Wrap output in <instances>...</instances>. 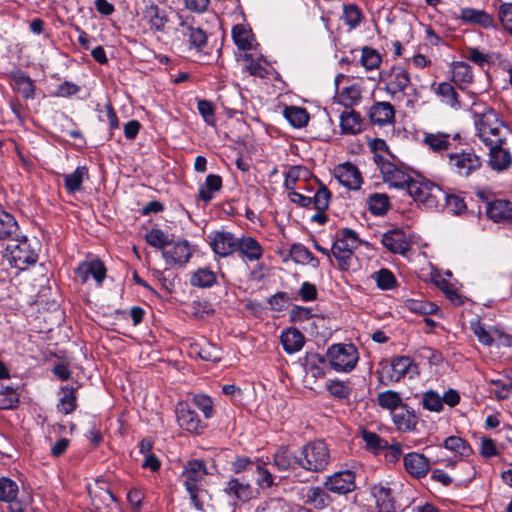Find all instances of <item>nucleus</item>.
<instances>
[{
	"instance_id": "obj_1",
	"label": "nucleus",
	"mask_w": 512,
	"mask_h": 512,
	"mask_svg": "<svg viewBox=\"0 0 512 512\" xmlns=\"http://www.w3.org/2000/svg\"><path fill=\"white\" fill-rule=\"evenodd\" d=\"M477 135L486 145L507 144L511 139L509 127L499 118L493 109L474 114Z\"/></svg>"
},
{
	"instance_id": "obj_2",
	"label": "nucleus",
	"mask_w": 512,
	"mask_h": 512,
	"mask_svg": "<svg viewBox=\"0 0 512 512\" xmlns=\"http://www.w3.org/2000/svg\"><path fill=\"white\" fill-rule=\"evenodd\" d=\"M207 474L205 462L198 459L188 461L182 471L184 486L195 508L198 510H204V500L207 496V491L203 488L202 482Z\"/></svg>"
},
{
	"instance_id": "obj_3",
	"label": "nucleus",
	"mask_w": 512,
	"mask_h": 512,
	"mask_svg": "<svg viewBox=\"0 0 512 512\" xmlns=\"http://www.w3.org/2000/svg\"><path fill=\"white\" fill-rule=\"evenodd\" d=\"M379 80L384 85V91L392 100H399L406 95H410L409 91L414 96H418L416 88L411 83L409 72L401 66H393L388 70L381 71Z\"/></svg>"
},
{
	"instance_id": "obj_4",
	"label": "nucleus",
	"mask_w": 512,
	"mask_h": 512,
	"mask_svg": "<svg viewBox=\"0 0 512 512\" xmlns=\"http://www.w3.org/2000/svg\"><path fill=\"white\" fill-rule=\"evenodd\" d=\"M178 19L179 23L175 28L176 40L186 44L190 51L204 53L208 45L206 31L197 24L194 17L179 15Z\"/></svg>"
},
{
	"instance_id": "obj_5",
	"label": "nucleus",
	"mask_w": 512,
	"mask_h": 512,
	"mask_svg": "<svg viewBox=\"0 0 512 512\" xmlns=\"http://www.w3.org/2000/svg\"><path fill=\"white\" fill-rule=\"evenodd\" d=\"M6 257L12 267L25 270L36 263L38 253L27 237L17 235L6 245Z\"/></svg>"
},
{
	"instance_id": "obj_6",
	"label": "nucleus",
	"mask_w": 512,
	"mask_h": 512,
	"mask_svg": "<svg viewBox=\"0 0 512 512\" xmlns=\"http://www.w3.org/2000/svg\"><path fill=\"white\" fill-rule=\"evenodd\" d=\"M361 241L357 234L351 229H343L337 234L331 253L336 259L339 269L347 271L355 258L354 251Z\"/></svg>"
},
{
	"instance_id": "obj_7",
	"label": "nucleus",
	"mask_w": 512,
	"mask_h": 512,
	"mask_svg": "<svg viewBox=\"0 0 512 512\" xmlns=\"http://www.w3.org/2000/svg\"><path fill=\"white\" fill-rule=\"evenodd\" d=\"M300 467L309 472H321L328 466L331 456L327 444L317 440L307 443L299 451Z\"/></svg>"
},
{
	"instance_id": "obj_8",
	"label": "nucleus",
	"mask_w": 512,
	"mask_h": 512,
	"mask_svg": "<svg viewBox=\"0 0 512 512\" xmlns=\"http://www.w3.org/2000/svg\"><path fill=\"white\" fill-rule=\"evenodd\" d=\"M405 190L414 201L427 208L437 207L438 203L445 197V192L440 186L422 178L411 179Z\"/></svg>"
},
{
	"instance_id": "obj_9",
	"label": "nucleus",
	"mask_w": 512,
	"mask_h": 512,
	"mask_svg": "<svg viewBox=\"0 0 512 512\" xmlns=\"http://www.w3.org/2000/svg\"><path fill=\"white\" fill-rule=\"evenodd\" d=\"M327 358L332 369L348 373L356 367L359 354L353 344L338 343L328 349Z\"/></svg>"
},
{
	"instance_id": "obj_10",
	"label": "nucleus",
	"mask_w": 512,
	"mask_h": 512,
	"mask_svg": "<svg viewBox=\"0 0 512 512\" xmlns=\"http://www.w3.org/2000/svg\"><path fill=\"white\" fill-rule=\"evenodd\" d=\"M373 160L380 169L385 183L398 189L407 188L412 178L402 165L384 160L379 154H374Z\"/></svg>"
},
{
	"instance_id": "obj_11",
	"label": "nucleus",
	"mask_w": 512,
	"mask_h": 512,
	"mask_svg": "<svg viewBox=\"0 0 512 512\" xmlns=\"http://www.w3.org/2000/svg\"><path fill=\"white\" fill-rule=\"evenodd\" d=\"M481 165L480 157L472 150H462L461 152L448 154L449 169L461 177H468L479 170Z\"/></svg>"
},
{
	"instance_id": "obj_12",
	"label": "nucleus",
	"mask_w": 512,
	"mask_h": 512,
	"mask_svg": "<svg viewBox=\"0 0 512 512\" xmlns=\"http://www.w3.org/2000/svg\"><path fill=\"white\" fill-rule=\"evenodd\" d=\"M356 475L351 470L338 471L324 481V488L331 493L345 495L356 489Z\"/></svg>"
},
{
	"instance_id": "obj_13",
	"label": "nucleus",
	"mask_w": 512,
	"mask_h": 512,
	"mask_svg": "<svg viewBox=\"0 0 512 512\" xmlns=\"http://www.w3.org/2000/svg\"><path fill=\"white\" fill-rule=\"evenodd\" d=\"M412 366V359L408 356L393 358L389 365L382 368L379 374V382L383 385H389L403 378Z\"/></svg>"
},
{
	"instance_id": "obj_14",
	"label": "nucleus",
	"mask_w": 512,
	"mask_h": 512,
	"mask_svg": "<svg viewBox=\"0 0 512 512\" xmlns=\"http://www.w3.org/2000/svg\"><path fill=\"white\" fill-rule=\"evenodd\" d=\"M302 503L315 510H325L332 504V497L329 491L320 486L303 487L299 493Z\"/></svg>"
},
{
	"instance_id": "obj_15",
	"label": "nucleus",
	"mask_w": 512,
	"mask_h": 512,
	"mask_svg": "<svg viewBox=\"0 0 512 512\" xmlns=\"http://www.w3.org/2000/svg\"><path fill=\"white\" fill-rule=\"evenodd\" d=\"M208 238L211 249L220 257H228L237 252L239 238L229 231H214Z\"/></svg>"
},
{
	"instance_id": "obj_16",
	"label": "nucleus",
	"mask_w": 512,
	"mask_h": 512,
	"mask_svg": "<svg viewBox=\"0 0 512 512\" xmlns=\"http://www.w3.org/2000/svg\"><path fill=\"white\" fill-rule=\"evenodd\" d=\"M143 4L142 19L148 24L149 30L154 34L164 33L169 22L166 11L151 1L144 0Z\"/></svg>"
},
{
	"instance_id": "obj_17",
	"label": "nucleus",
	"mask_w": 512,
	"mask_h": 512,
	"mask_svg": "<svg viewBox=\"0 0 512 512\" xmlns=\"http://www.w3.org/2000/svg\"><path fill=\"white\" fill-rule=\"evenodd\" d=\"M176 419L178 425L190 433H201L206 425L203 424L198 414L186 402H180L176 406Z\"/></svg>"
},
{
	"instance_id": "obj_18",
	"label": "nucleus",
	"mask_w": 512,
	"mask_h": 512,
	"mask_svg": "<svg viewBox=\"0 0 512 512\" xmlns=\"http://www.w3.org/2000/svg\"><path fill=\"white\" fill-rule=\"evenodd\" d=\"M162 255L170 265H184L189 261L192 249L187 240L170 241Z\"/></svg>"
},
{
	"instance_id": "obj_19",
	"label": "nucleus",
	"mask_w": 512,
	"mask_h": 512,
	"mask_svg": "<svg viewBox=\"0 0 512 512\" xmlns=\"http://www.w3.org/2000/svg\"><path fill=\"white\" fill-rule=\"evenodd\" d=\"M76 274L82 283H86L90 278H93L96 284L100 286L106 277V268L101 260L94 259L82 262L77 267Z\"/></svg>"
},
{
	"instance_id": "obj_20",
	"label": "nucleus",
	"mask_w": 512,
	"mask_h": 512,
	"mask_svg": "<svg viewBox=\"0 0 512 512\" xmlns=\"http://www.w3.org/2000/svg\"><path fill=\"white\" fill-rule=\"evenodd\" d=\"M335 176L338 181L348 189H359L362 184L361 173L358 168L349 163H343L335 168Z\"/></svg>"
},
{
	"instance_id": "obj_21",
	"label": "nucleus",
	"mask_w": 512,
	"mask_h": 512,
	"mask_svg": "<svg viewBox=\"0 0 512 512\" xmlns=\"http://www.w3.org/2000/svg\"><path fill=\"white\" fill-rule=\"evenodd\" d=\"M458 19H460L463 23L478 25L485 29L496 27V22L492 15L480 9L462 8L460 9Z\"/></svg>"
},
{
	"instance_id": "obj_22",
	"label": "nucleus",
	"mask_w": 512,
	"mask_h": 512,
	"mask_svg": "<svg viewBox=\"0 0 512 512\" xmlns=\"http://www.w3.org/2000/svg\"><path fill=\"white\" fill-rule=\"evenodd\" d=\"M489 166L495 171H503L512 164V156L507 144L489 145Z\"/></svg>"
},
{
	"instance_id": "obj_23",
	"label": "nucleus",
	"mask_w": 512,
	"mask_h": 512,
	"mask_svg": "<svg viewBox=\"0 0 512 512\" xmlns=\"http://www.w3.org/2000/svg\"><path fill=\"white\" fill-rule=\"evenodd\" d=\"M369 118L372 124L385 126L395 120V109L390 102H376L369 110Z\"/></svg>"
},
{
	"instance_id": "obj_24",
	"label": "nucleus",
	"mask_w": 512,
	"mask_h": 512,
	"mask_svg": "<svg viewBox=\"0 0 512 512\" xmlns=\"http://www.w3.org/2000/svg\"><path fill=\"white\" fill-rule=\"evenodd\" d=\"M382 244L392 253L404 254L410 248L404 232L400 229L388 231L382 236Z\"/></svg>"
},
{
	"instance_id": "obj_25",
	"label": "nucleus",
	"mask_w": 512,
	"mask_h": 512,
	"mask_svg": "<svg viewBox=\"0 0 512 512\" xmlns=\"http://www.w3.org/2000/svg\"><path fill=\"white\" fill-rule=\"evenodd\" d=\"M392 414V420L397 430L406 432L415 429L417 417L414 411L407 404H402Z\"/></svg>"
},
{
	"instance_id": "obj_26",
	"label": "nucleus",
	"mask_w": 512,
	"mask_h": 512,
	"mask_svg": "<svg viewBox=\"0 0 512 512\" xmlns=\"http://www.w3.org/2000/svg\"><path fill=\"white\" fill-rule=\"evenodd\" d=\"M404 467L411 476L421 478L429 471V461L423 454L411 452L404 456Z\"/></svg>"
},
{
	"instance_id": "obj_27",
	"label": "nucleus",
	"mask_w": 512,
	"mask_h": 512,
	"mask_svg": "<svg viewBox=\"0 0 512 512\" xmlns=\"http://www.w3.org/2000/svg\"><path fill=\"white\" fill-rule=\"evenodd\" d=\"M364 126L360 113L353 109H345L340 115L341 132L346 135H355L362 132Z\"/></svg>"
},
{
	"instance_id": "obj_28",
	"label": "nucleus",
	"mask_w": 512,
	"mask_h": 512,
	"mask_svg": "<svg viewBox=\"0 0 512 512\" xmlns=\"http://www.w3.org/2000/svg\"><path fill=\"white\" fill-rule=\"evenodd\" d=\"M486 213L495 222H512V203L503 199L494 200L488 204Z\"/></svg>"
},
{
	"instance_id": "obj_29",
	"label": "nucleus",
	"mask_w": 512,
	"mask_h": 512,
	"mask_svg": "<svg viewBox=\"0 0 512 512\" xmlns=\"http://www.w3.org/2000/svg\"><path fill=\"white\" fill-rule=\"evenodd\" d=\"M237 252L248 261H257L263 255V248L259 242L250 236L239 238Z\"/></svg>"
},
{
	"instance_id": "obj_30",
	"label": "nucleus",
	"mask_w": 512,
	"mask_h": 512,
	"mask_svg": "<svg viewBox=\"0 0 512 512\" xmlns=\"http://www.w3.org/2000/svg\"><path fill=\"white\" fill-rule=\"evenodd\" d=\"M223 491L234 500L246 502L252 497V488L248 483L237 478H231L224 486Z\"/></svg>"
},
{
	"instance_id": "obj_31",
	"label": "nucleus",
	"mask_w": 512,
	"mask_h": 512,
	"mask_svg": "<svg viewBox=\"0 0 512 512\" xmlns=\"http://www.w3.org/2000/svg\"><path fill=\"white\" fill-rule=\"evenodd\" d=\"M274 466L279 471H289L296 466L300 467V454H294L286 447H280L274 454Z\"/></svg>"
},
{
	"instance_id": "obj_32",
	"label": "nucleus",
	"mask_w": 512,
	"mask_h": 512,
	"mask_svg": "<svg viewBox=\"0 0 512 512\" xmlns=\"http://www.w3.org/2000/svg\"><path fill=\"white\" fill-rule=\"evenodd\" d=\"M422 142L429 150L437 153L447 151L451 146L450 134L439 131L425 133Z\"/></svg>"
},
{
	"instance_id": "obj_33",
	"label": "nucleus",
	"mask_w": 512,
	"mask_h": 512,
	"mask_svg": "<svg viewBox=\"0 0 512 512\" xmlns=\"http://www.w3.org/2000/svg\"><path fill=\"white\" fill-rule=\"evenodd\" d=\"M280 338L283 349L288 354L300 351L305 343L303 334L295 328H289L286 331H283Z\"/></svg>"
},
{
	"instance_id": "obj_34",
	"label": "nucleus",
	"mask_w": 512,
	"mask_h": 512,
	"mask_svg": "<svg viewBox=\"0 0 512 512\" xmlns=\"http://www.w3.org/2000/svg\"><path fill=\"white\" fill-rule=\"evenodd\" d=\"M65 189L68 193L74 194L82 189L84 179L88 178V169L85 166H79L69 174H63Z\"/></svg>"
},
{
	"instance_id": "obj_35",
	"label": "nucleus",
	"mask_w": 512,
	"mask_h": 512,
	"mask_svg": "<svg viewBox=\"0 0 512 512\" xmlns=\"http://www.w3.org/2000/svg\"><path fill=\"white\" fill-rule=\"evenodd\" d=\"M372 494L376 500V504L382 512H394L395 502L392 492L389 488L382 485H376L372 488Z\"/></svg>"
},
{
	"instance_id": "obj_36",
	"label": "nucleus",
	"mask_w": 512,
	"mask_h": 512,
	"mask_svg": "<svg viewBox=\"0 0 512 512\" xmlns=\"http://www.w3.org/2000/svg\"><path fill=\"white\" fill-rule=\"evenodd\" d=\"M290 256L295 263L311 264L313 267L319 266V260L302 244H293L290 248Z\"/></svg>"
},
{
	"instance_id": "obj_37",
	"label": "nucleus",
	"mask_w": 512,
	"mask_h": 512,
	"mask_svg": "<svg viewBox=\"0 0 512 512\" xmlns=\"http://www.w3.org/2000/svg\"><path fill=\"white\" fill-rule=\"evenodd\" d=\"M18 224L14 217L5 212L0 211V241L8 240L18 235Z\"/></svg>"
},
{
	"instance_id": "obj_38",
	"label": "nucleus",
	"mask_w": 512,
	"mask_h": 512,
	"mask_svg": "<svg viewBox=\"0 0 512 512\" xmlns=\"http://www.w3.org/2000/svg\"><path fill=\"white\" fill-rule=\"evenodd\" d=\"M232 38L240 50H250L253 47L254 38L249 28L244 25H236L232 29Z\"/></svg>"
},
{
	"instance_id": "obj_39",
	"label": "nucleus",
	"mask_w": 512,
	"mask_h": 512,
	"mask_svg": "<svg viewBox=\"0 0 512 512\" xmlns=\"http://www.w3.org/2000/svg\"><path fill=\"white\" fill-rule=\"evenodd\" d=\"M452 80L460 88H465L473 81L471 67L466 62H456L452 68Z\"/></svg>"
},
{
	"instance_id": "obj_40",
	"label": "nucleus",
	"mask_w": 512,
	"mask_h": 512,
	"mask_svg": "<svg viewBox=\"0 0 512 512\" xmlns=\"http://www.w3.org/2000/svg\"><path fill=\"white\" fill-rule=\"evenodd\" d=\"M77 407L76 388L65 386L61 389V397L57 409L63 414L72 413Z\"/></svg>"
},
{
	"instance_id": "obj_41",
	"label": "nucleus",
	"mask_w": 512,
	"mask_h": 512,
	"mask_svg": "<svg viewBox=\"0 0 512 512\" xmlns=\"http://www.w3.org/2000/svg\"><path fill=\"white\" fill-rule=\"evenodd\" d=\"M222 187V178L219 175L209 174L205 183L199 189V198L204 202H209L213 198V193Z\"/></svg>"
},
{
	"instance_id": "obj_42",
	"label": "nucleus",
	"mask_w": 512,
	"mask_h": 512,
	"mask_svg": "<svg viewBox=\"0 0 512 512\" xmlns=\"http://www.w3.org/2000/svg\"><path fill=\"white\" fill-rule=\"evenodd\" d=\"M216 274L209 268H199L196 270L191 278L190 283L194 287L208 288L216 283Z\"/></svg>"
},
{
	"instance_id": "obj_43",
	"label": "nucleus",
	"mask_w": 512,
	"mask_h": 512,
	"mask_svg": "<svg viewBox=\"0 0 512 512\" xmlns=\"http://www.w3.org/2000/svg\"><path fill=\"white\" fill-rule=\"evenodd\" d=\"M284 116L288 122L295 128H302L309 121V114L304 108L290 106L284 110Z\"/></svg>"
},
{
	"instance_id": "obj_44",
	"label": "nucleus",
	"mask_w": 512,
	"mask_h": 512,
	"mask_svg": "<svg viewBox=\"0 0 512 512\" xmlns=\"http://www.w3.org/2000/svg\"><path fill=\"white\" fill-rule=\"evenodd\" d=\"M377 403L380 407L390 410L391 413L403 404L400 393L393 390H387L379 393L377 396Z\"/></svg>"
},
{
	"instance_id": "obj_45",
	"label": "nucleus",
	"mask_w": 512,
	"mask_h": 512,
	"mask_svg": "<svg viewBox=\"0 0 512 512\" xmlns=\"http://www.w3.org/2000/svg\"><path fill=\"white\" fill-rule=\"evenodd\" d=\"M191 352L205 361H218L220 360L219 350L211 343H196L191 346Z\"/></svg>"
},
{
	"instance_id": "obj_46",
	"label": "nucleus",
	"mask_w": 512,
	"mask_h": 512,
	"mask_svg": "<svg viewBox=\"0 0 512 512\" xmlns=\"http://www.w3.org/2000/svg\"><path fill=\"white\" fill-rule=\"evenodd\" d=\"M18 91L25 99H33L35 96V85L33 80L23 72H16L13 75Z\"/></svg>"
},
{
	"instance_id": "obj_47",
	"label": "nucleus",
	"mask_w": 512,
	"mask_h": 512,
	"mask_svg": "<svg viewBox=\"0 0 512 512\" xmlns=\"http://www.w3.org/2000/svg\"><path fill=\"white\" fill-rule=\"evenodd\" d=\"M435 93L441 97V101L451 107H458V94L455 88L448 82H442L435 88Z\"/></svg>"
},
{
	"instance_id": "obj_48",
	"label": "nucleus",
	"mask_w": 512,
	"mask_h": 512,
	"mask_svg": "<svg viewBox=\"0 0 512 512\" xmlns=\"http://www.w3.org/2000/svg\"><path fill=\"white\" fill-rule=\"evenodd\" d=\"M89 494L91 497L92 505L96 511L101 509V505L109 506L116 501L115 496L108 489H90Z\"/></svg>"
},
{
	"instance_id": "obj_49",
	"label": "nucleus",
	"mask_w": 512,
	"mask_h": 512,
	"mask_svg": "<svg viewBox=\"0 0 512 512\" xmlns=\"http://www.w3.org/2000/svg\"><path fill=\"white\" fill-rule=\"evenodd\" d=\"M367 204L372 214L383 215L389 208V199L385 194L374 193L369 196Z\"/></svg>"
},
{
	"instance_id": "obj_50",
	"label": "nucleus",
	"mask_w": 512,
	"mask_h": 512,
	"mask_svg": "<svg viewBox=\"0 0 512 512\" xmlns=\"http://www.w3.org/2000/svg\"><path fill=\"white\" fill-rule=\"evenodd\" d=\"M381 62L382 57L375 49L367 46L362 48L360 63L366 70L377 69Z\"/></svg>"
},
{
	"instance_id": "obj_51",
	"label": "nucleus",
	"mask_w": 512,
	"mask_h": 512,
	"mask_svg": "<svg viewBox=\"0 0 512 512\" xmlns=\"http://www.w3.org/2000/svg\"><path fill=\"white\" fill-rule=\"evenodd\" d=\"M343 19L350 29H355L362 22L363 13L357 5L347 4L343 7Z\"/></svg>"
},
{
	"instance_id": "obj_52",
	"label": "nucleus",
	"mask_w": 512,
	"mask_h": 512,
	"mask_svg": "<svg viewBox=\"0 0 512 512\" xmlns=\"http://www.w3.org/2000/svg\"><path fill=\"white\" fill-rule=\"evenodd\" d=\"M444 447L460 457L468 456L471 452L470 445L461 437L450 436L445 439Z\"/></svg>"
},
{
	"instance_id": "obj_53",
	"label": "nucleus",
	"mask_w": 512,
	"mask_h": 512,
	"mask_svg": "<svg viewBox=\"0 0 512 512\" xmlns=\"http://www.w3.org/2000/svg\"><path fill=\"white\" fill-rule=\"evenodd\" d=\"M404 306L411 312L421 314V315H429L433 314L437 310V305L431 302H427L424 300L417 299H407L404 303Z\"/></svg>"
},
{
	"instance_id": "obj_54",
	"label": "nucleus",
	"mask_w": 512,
	"mask_h": 512,
	"mask_svg": "<svg viewBox=\"0 0 512 512\" xmlns=\"http://www.w3.org/2000/svg\"><path fill=\"white\" fill-rule=\"evenodd\" d=\"M18 494V485L13 480L0 478V500L4 502H13Z\"/></svg>"
},
{
	"instance_id": "obj_55",
	"label": "nucleus",
	"mask_w": 512,
	"mask_h": 512,
	"mask_svg": "<svg viewBox=\"0 0 512 512\" xmlns=\"http://www.w3.org/2000/svg\"><path fill=\"white\" fill-rule=\"evenodd\" d=\"M421 402L423 408L428 411L439 413L443 410L442 397L433 390L423 393Z\"/></svg>"
},
{
	"instance_id": "obj_56",
	"label": "nucleus",
	"mask_w": 512,
	"mask_h": 512,
	"mask_svg": "<svg viewBox=\"0 0 512 512\" xmlns=\"http://www.w3.org/2000/svg\"><path fill=\"white\" fill-rule=\"evenodd\" d=\"M145 239L149 245L155 247L157 249H161L162 253L164 249L167 248L170 240L168 236L160 229L153 228L146 235Z\"/></svg>"
},
{
	"instance_id": "obj_57",
	"label": "nucleus",
	"mask_w": 512,
	"mask_h": 512,
	"mask_svg": "<svg viewBox=\"0 0 512 512\" xmlns=\"http://www.w3.org/2000/svg\"><path fill=\"white\" fill-rule=\"evenodd\" d=\"M192 404L194 407L202 411L206 419H209L214 415L213 401L208 395L195 394L192 397Z\"/></svg>"
},
{
	"instance_id": "obj_58",
	"label": "nucleus",
	"mask_w": 512,
	"mask_h": 512,
	"mask_svg": "<svg viewBox=\"0 0 512 512\" xmlns=\"http://www.w3.org/2000/svg\"><path fill=\"white\" fill-rule=\"evenodd\" d=\"M339 100L346 109H352L361 100L360 90L355 86L344 88L339 95Z\"/></svg>"
},
{
	"instance_id": "obj_59",
	"label": "nucleus",
	"mask_w": 512,
	"mask_h": 512,
	"mask_svg": "<svg viewBox=\"0 0 512 512\" xmlns=\"http://www.w3.org/2000/svg\"><path fill=\"white\" fill-rule=\"evenodd\" d=\"M498 19L503 30L512 36V3H503L498 7Z\"/></svg>"
},
{
	"instance_id": "obj_60",
	"label": "nucleus",
	"mask_w": 512,
	"mask_h": 512,
	"mask_svg": "<svg viewBox=\"0 0 512 512\" xmlns=\"http://www.w3.org/2000/svg\"><path fill=\"white\" fill-rule=\"evenodd\" d=\"M19 402L18 393L11 386L0 391V409H13Z\"/></svg>"
},
{
	"instance_id": "obj_61",
	"label": "nucleus",
	"mask_w": 512,
	"mask_h": 512,
	"mask_svg": "<svg viewBox=\"0 0 512 512\" xmlns=\"http://www.w3.org/2000/svg\"><path fill=\"white\" fill-rule=\"evenodd\" d=\"M471 329L473 333L477 337L478 341L486 346H491L494 342V330L487 331L484 326L480 323V321L471 322Z\"/></svg>"
},
{
	"instance_id": "obj_62",
	"label": "nucleus",
	"mask_w": 512,
	"mask_h": 512,
	"mask_svg": "<svg viewBox=\"0 0 512 512\" xmlns=\"http://www.w3.org/2000/svg\"><path fill=\"white\" fill-rule=\"evenodd\" d=\"M326 388L334 397L344 399L349 397L351 389L347 383L339 380H329L326 382Z\"/></svg>"
},
{
	"instance_id": "obj_63",
	"label": "nucleus",
	"mask_w": 512,
	"mask_h": 512,
	"mask_svg": "<svg viewBox=\"0 0 512 512\" xmlns=\"http://www.w3.org/2000/svg\"><path fill=\"white\" fill-rule=\"evenodd\" d=\"M330 198V191L322 185L312 198V204L318 210V212H323L328 208Z\"/></svg>"
},
{
	"instance_id": "obj_64",
	"label": "nucleus",
	"mask_w": 512,
	"mask_h": 512,
	"mask_svg": "<svg viewBox=\"0 0 512 512\" xmlns=\"http://www.w3.org/2000/svg\"><path fill=\"white\" fill-rule=\"evenodd\" d=\"M289 317L291 322L302 325L306 321L314 318V315L312 314L311 308L294 306L289 312Z\"/></svg>"
}]
</instances>
